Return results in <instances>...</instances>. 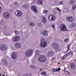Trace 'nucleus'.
<instances>
[{
	"mask_svg": "<svg viewBox=\"0 0 76 76\" xmlns=\"http://www.w3.org/2000/svg\"><path fill=\"white\" fill-rule=\"evenodd\" d=\"M3 15L4 18H5V19H7V18H9L10 14L8 12H6L3 14Z\"/></svg>",
	"mask_w": 76,
	"mask_h": 76,
	"instance_id": "15",
	"label": "nucleus"
},
{
	"mask_svg": "<svg viewBox=\"0 0 76 76\" xmlns=\"http://www.w3.org/2000/svg\"><path fill=\"white\" fill-rule=\"evenodd\" d=\"M2 76H5V75H2Z\"/></svg>",
	"mask_w": 76,
	"mask_h": 76,
	"instance_id": "49",
	"label": "nucleus"
},
{
	"mask_svg": "<svg viewBox=\"0 0 76 76\" xmlns=\"http://www.w3.org/2000/svg\"><path fill=\"white\" fill-rule=\"evenodd\" d=\"M7 49V45H4L2 44L0 45V50L1 51H4V50H6Z\"/></svg>",
	"mask_w": 76,
	"mask_h": 76,
	"instance_id": "6",
	"label": "nucleus"
},
{
	"mask_svg": "<svg viewBox=\"0 0 76 76\" xmlns=\"http://www.w3.org/2000/svg\"><path fill=\"white\" fill-rule=\"evenodd\" d=\"M3 62L4 63V64L6 65L7 64V62L6 60H4Z\"/></svg>",
	"mask_w": 76,
	"mask_h": 76,
	"instance_id": "29",
	"label": "nucleus"
},
{
	"mask_svg": "<svg viewBox=\"0 0 76 76\" xmlns=\"http://www.w3.org/2000/svg\"><path fill=\"white\" fill-rule=\"evenodd\" d=\"M58 64H60V63H58Z\"/></svg>",
	"mask_w": 76,
	"mask_h": 76,
	"instance_id": "52",
	"label": "nucleus"
},
{
	"mask_svg": "<svg viewBox=\"0 0 76 76\" xmlns=\"http://www.w3.org/2000/svg\"><path fill=\"white\" fill-rule=\"evenodd\" d=\"M31 67L32 69H34L35 68V66H31Z\"/></svg>",
	"mask_w": 76,
	"mask_h": 76,
	"instance_id": "39",
	"label": "nucleus"
},
{
	"mask_svg": "<svg viewBox=\"0 0 76 76\" xmlns=\"http://www.w3.org/2000/svg\"><path fill=\"white\" fill-rule=\"evenodd\" d=\"M38 60L40 62H44L47 60V58L44 56H41L38 57Z\"/></svg>",
	"mask_w": 76,
	"mask_h": 76,
	"instance_id": "4",
	"label": "nucleus"
},
{
	"mask_svg": "<svg viewBox=\"0 0 76 76\" xmlns=\"http://www.w3.org/2000/svg\"><path fill=\"white\" fill-rule=\"evenodd\" d=\"M63 4V2H62V1H61L58 2V4H59V5H60V4Z\"/></svg>",
	"mask_w": 76,
	"mask_h": 76,
	"instance_id": "35",
	"label": "nucleus"
},
{
	"mask_svg": "<svg viewBox=\"0 0 76 76\" xmlns=\"http://www.w3.org/2000/svg\"><path fill=\"white\" fill-rule=\"evenodd\" d=\"M69 39L68 38L65 39L64 40V42H69Z\"/></svg>",
	"mask_w": 76,
	"mask_h": 76,
	"instance_id": "28",
	"label": "nucleus"
},
{
	"mask_svg": "<svg viewBox=\"0 0 76 76\" xmlns=\"http://www.w3.org/2000/svg\"><path fill=\"white\" fill-rule=\"evenodd\" d=\"M3 69H5L4 68H3Z\"/></svg>",
	"mask_w": 76,
	"mask_h": 76,
	"instance_id": "54",
	"label": "nucleus"
},
{
	"mask_svg": "<svg viewBox=\"0 0 76 76\" xmlns=\"http://www.w3.org/2000/svg\"><path fill=\"white\" fill-rule=\"evenodd\" d=\"M20 39V37L17 36L14 37L12 39V40L14 42H18Z\"/></svg>",
	"mask_w": 76,
	"mask_h": 76,
	"instance_id": "10",
	"label": "nucleus"
},
{
	"mask_svg": "<svg viewBox=\"0 0 76 76\" xmlns=\"http://www.w3.org/2000/svg\"><path fill=\"white\" fill-rule=\"evenodd\" d=\"M15 33L16 35H17V34H18L19 33V32L18 31H15Z\"/></svg>",
	"mask_w": 76,
	"mask_h": 76,
	"instance_id": "31",
	"label": "nucleus"
},
{
	"mask_svg": "<svg viewBox=\"0 0 76 76\" xmlns=\"http://www.w3.org/2000/svg\"><path fill=\"white\" fill-rule=\"evenodd\" d=\"M48 19L50 21H54L56 19V16L55 15H49Z\"/></svg>",
	"mask_w": 76,
	"mask_h": 76,
	"instance_id": "8",
	"label": "nucleus"
},
{
	"mask_svg": "<svg viewBox=\"0 0 76 76\" xmlns=\"http://www.w3.org/2000/svg\"><path fill=\"white\" fill-rule=\"evenodd\" d=\"M67 73H68V75H70V73H69V72L67 71Z\"/></svg>",
	"mask_w": 76,
	"mask_h": 76,
	"instance_id": "45",
	"label": "nucleus"
},
{
	"mask_svg": "<svg viewBox=\"0 0 76 76\" xmlns=\"http://www.w3.org/2000/svg\"><path fill=\"white\" fill-rule=\"evenodd\" d=\"M39 50H36L35 51V53L36 54H38V53H39Z\"/></svg>",
	"mask_w": 76,
	"mask_h": 76,
	"instance_id": "33",
	"label": "nucleus"
},
{
	"mask_svg": "<svg viewBox=\"0 0 76 76\" xmlns=\"http://www.w3.org/2000/svg\"><path fill=\"white\" fill-rule=\"evenodd\" d=\"M37 26L38 27H39V28L41 27L42 26V23H39L38 24Z\"/></svg>",
	"mask_w": 76,
	"mask_h": 76,
	"instance_id": "25",
	"label": "nucleus"
},
{
	"mask_svg": "<svg viewBox=\"0 0 76 76\" xmlns=\"http://www.w3.org/2000/svg\"><path fill=\"white\" fill-rule=\"evenodd\" d=\"M15 15L18 16V17H19V16H21L22 15V12L19 10L16 11L15 12Z\"/></svg>",
	"mask_w": 76,
	"mask_h": 76,
	"instance_id": "13",
	"label": "nucleus"
},
{
	"mask_svg": "<svg viewBox=\"0 0 76 76\" xmlns=\"http://www.w3.org/2000/svg\"><path fill=\"white\" fill-rule=\"evenodd\" d=\"M68 55H69V56H70V54H68Z\"/></svg>",
	"mask_w": 76,
	"mask_h": 76,
	"instance_id": "53",
	"label": "nucleus"
},
{
	"mask_svg": "<svg viewBox=\"0 0 76 76\" xmlns=\"http://www.w3.org/2000/svg\"><path fill=\"white\" fill-rule=\"evenodd\" d=\"M42 75H47V73L45 72H43L42 73Z\"/></svg>",
	"mask_w": 76,
	"mask_h": 76,
	"instance_id": "32",
	"label": "nucleus"
},
{
	"mask_svg": "<svg viewBox=\"0 0 76 76\" xmlns=\"http://www.w3.org/2000/svg\"><path fill=\"white\" fill-rule=\"evenodd\" d=\"M2 10V9L1 8V7H0V14L1 13V10Z\"/></svg>",
	"mask_w": 76,
	"mask_h": 76,
	"instance_id": "41",
	"label": "nucleus"
},
{
	"mask_svg": "<svg viewBox=\"0 0 76 76\" xmlns=\"http://www.w3.org/2000/svg\"><path fill=\"white\" fill-rule=\"evenodd\" d=\"M1 76V74L0 73V76Z\"/></svg>",
	"mask_w": 76,
	"mask_h": 76,
	"instance_id": "51",
	"label": "nucleus"
},
{
	"mask_svg": "<svg viewBox=\"0 0 76 76\" xmlns=\"http://www.w3.org/2000/svg\"><path fill=\"white\" fill-rule=\"evenodd\" d=\"M52 27L53 28H55V26H54V25H52Z\"/></svg>",
	"mask_w": 76,
	"mask_h": 76,
	"instance_id": "42",
	"label": "nucleus"
},
{
	"mask_svg": "<svg viewBox=\"0 0 76 76\" xmlns=\"http://www.w3.org/2000/svg\"><path fill=\"white\" fill-rule=\"evenodd\" d=\"M57 70L56 69H53L52 70V72H57Z\"/></svg>",
	"mask_w": 76,
	"mask_h": 76,
	"instance_id": "30",
	"label": "nucleus"
},
{
	"mask_svg": "<svg viewBox=\"0 0 76 76\" xmlns=\"http://www.w3.org/2000/svg\"><path fill=\"white\" fill-rule=\"evenodd\" d=\"M37 4L39 5H42L43 4V1L42 0H39L37 1Z\"/></svg>",
	"mask_w": 76,
	"mask_h": 76,
	"instance_id": "21",
	"label": "nucleus"
},
{
	"mask_svg": "<svg viewBox=\"0 0 76 76\" xmlns=\"http://www.w3.org/2000/svg\"><path fill=\"white\" fill-rule=\"evenodd\" d=\"M71 45L70 44H69L67 45V50L69 51V48H70V46Z\"/></svg>",
	"mask_w": 76,
	"mask_h": 76,
	"instance_id": "23",
	"label": "nucleus"
},
{
	"mask_svg": "<svg viewBox=\"0 0 76 76\" xmlns=\"http://www.w3.org/2000/svg\"><path fill=\"white\" fill-rule=\"evenodd\" d=\"M23 76H30V75H29V74H26L23 75Z\"/></svg>",
	"mask_w": 76,
	"mask_h": 76,
	"instance_id": "34",
	"label": "nucleus"
},
{
	"mask_svg": "<svg viewBox=\"0 0 76 76\" xmlns=\"http://www.w3.org/2000/svg\"><path fill=\"white\" fill-rule=\"evenodd\" d=\"M76 5H73L72 7V10H75V9H76Z\"/></svg>",
	"mask_w": 76,
	"mask_h": 76,
	"instance_id": "27",
	"label": "nucleus"
},
{
	"mask_svg": "<svg viewBox=\"0 0 76 76\" xmlns=\"http://www.w3.org/2000/svg\"><path fill=\"white\" fill-rule=\"evenodd\" d=\"M45 50H43V52H45Z\"/></svg>",
	"mask_w": 76,
	"mask_h": 76,
	"instance_id": "48",
	"label": "nucleus"
},
{
	"mask_svg": "<svg viewBox=\"0 0 76 76\" xmlns=\"http://www.w3.org/2000/svg\"><path fill=\"white\" fill-rule=\"evenodd\" d=\"M42 22H43L44 23H47V20L46 18L45 17H42Z\"/></svg>",
	"mask_w": 76,
	"mask_h": 76,
	"instance_id": "20",
	"label": "nucleus"
},
{
	"mask_svg": "<svg viewBox=\"0 0 76 76\" xmlns=\"http://www.w3.org/2000/svg\"><path fill=\"white\" fill-rule=\"evenodd\" d=\"M73 54V53H72V52H70L69 53H67V54L66 55V57H67V56H69V55H68V54H69V55H70L71 54Z\"/></svg>",
	"mask_w": 76,
	"mask_h": 76,
	"instance_id": "24",
	"label": "nucleus"
},
{
	"mask_svg": "<svg viewBox=\"0 0 76 76\" xmlns=\"http://www.w3.org/2000/svg\"><path fill=\"white\" fill-rule=\"evenodd\" d=\"M48 12V11L47 10H44L43 13V14H47Z\"/></svg>",
	"mask_w": 76,
	"mask_h": 76,
	"instance_id": "26",
	"label": "nucleus"
},
{
	"mask_svg": "<svg viewBox=\"0 0 76 76\" xmlns=\"http://www.w3.org/2000/svg\"><path fill=\"white\" fill-rule=\"evenodd\" d=\"M4 35H6V36H7V35H9V34L8 33H5Z\"/></svg>",
	"mask_w": 76,
	"mask_h": 76,
	"instance_id": "37",
	"label": "nucleus"
},
{
	"mask_svg": "<svg viewBox=\"0 0 76 76\" xmlns=\"http://www.w3.org/2000/svg\"><path fill=\"white\" fill-rule=\"evenodd\" d=\"M31 9L35 13H38V10H37V7L34 6H32L31 7Z\"/></svg>",
	"mask_w": 76,
	"mask_h": 76,
	"instance_id": "12",
	"label": "nucleus"
},
{
	"mask_svg": "<svg viewBox=\"0 0 76 76\" xmlns=\"http://www.w3.org/2000/svg\"><path fill=\"white\" fill-rule=\"evenodd\" d=\"M53 13H54V15H56L57 14V12L55 10L53 11Z\"/></svg>",
	"mask_w": 76,
	"mask_h": 76,
	"instance_id": "38",
	"label": "nucleus"
},
{
	"mask_svg": "<svg viewBox=\"0 0 76 76\" xmlns=\"http://www.w3.org/2000/svg\"><path fill=\"white\" fill-rule=\"evenodd\" d=\"M23 7L24 8H25V7H25V6L24 5L23 6Z\"/></svg>",
	"mask_w": 76,
	"mask_h": 76,
	"instance_id": "46",
	"label": "nucleus"
},
{
	"mask_svg": "<svg viewBox=\"0 0 76 76\" xmlns=\"http://www.w3.org/2000/svg\"><path fill=\"white\" fill-rule=\"evenodd\" d=\"M42 69L40 68V71H39V72H41V71H42Z\"/></svg>",
	"mask_w": 76,
	"mask_h": 76,
	"instance_id": "44",
	"label": "nucleus"
},
{
	"mask_svg": "<svg viewBox=\"0 0 76 76\" xmlns=\"http://www.w3.org/2000/svg\"><path fill=\"white\" fill-rule=\"evenodd\" d=\"M18 57V54L16 52L13 53L11 55V58L12 59H16Z\"/></svg>",
	"mask_w": 76,
	"mask_h": 76,
	"instance_id": "9",
	"label": "nucleus"
},
{
	"mask_svg": "<svg viewBox=\"0 0 76 76\" xmlns=\"http://www.w3.org/2000/svg\"><path fill=\"white\" fill-rule=\"evenodd\" d=\"M14 4H15V5H18V2H15L14 3Z\"/></svg>",
	"mask_w": 76,
	"mask_h": 76,
	"instance_id": "40",
	"label": "nucleus"
},
{
	"mask_svg": "<svg viewBox=\"0 0 76 76\" xmlns=\"http://www.w3.org/2000/svg\"><path fill=\"white\" fill-rule=\"evenodd\" d=\"M34 53V50L32 49H28L25 53V56L26 57H29L32 56Z\"/></svg>",
	"mask_w": 76,
	"mask_h": 76,
	"instance_id": "1",
	"label": "nucleus"
},
{
	"mask_svg": "<svg viewBox=\"0 0 76 76\" xmlns=\"http://www.w3.org/2000/svg\"><path fill=\"white\" fill-rule=\"evenodd\" d=\"M70 68L72 70H74L75 69V65L74 64H70Z\"/></svg>",
	"mask_w": 76,
	"mask_h": 76,
	"instance_id": "19",
	"label": "nucleus"
},
{
	"mask_svg": "<svg viewBox=\"0 0 76 76\" xmlns=\"http://www.w3.org/2000/svg\"><path fill=\"white\" fill-rule=\"evenodd\" d=\"M42 34L43 36L47 37L48 35V31L44 30L42 32Z\"/></svg>",
	"mask_w": 76,
	"mask_h": 76,
	"instance_id": "11",
	"label": "nucleus"
},
{
	"mask_svg": "<svg viewBox=\"0 0 76 76\" xmlns=\"http://www.w3.org/2000/svg\"><path fill=\"white\" fill-rule=\"evenodd\" d=\"M66 20L67 22H74V20H75V18H74V17H73L68 16L66 17Z\"/></svg>",
	"mask_w": 76,
	"mask_h": 76,
	"instance_id": "5",
	"label": "nucleus"
},
{
	"mask_svg": "<svg viewBox=\"0 0 76 76\" xmlns=\"http://www.w3.org/2000/svg\"><path fill=\"white\" fill-rule=\"evenodd\" d=\"M64 57L63 56L62 57V59L64 60Z\"/></svg>",
	"mask_w": 76,
	"mask_h": 76,
	"instance_id": "43",
	"label": "nucleus"
},
{
	"mask_svg": "<svg viewBox=\"0 0 76 76\" xmlns=\"http://www.w3.org/2000/svg\"><path fill=\"white\" fill-rule=\"evenodd\" d=\"M53 47L56 51H60V46L57 43L55 42L53 43L52 44Z\"/></svg>",
	"mask_w": 76,
	"mask_h": 76,
	"instance_id": "2",
	"label": "nucleus"
},
{
	"mask_svg": "<svg viewBox=\"0 0 76 76\" xmlns=\"http://www.w3.org/2000/svg\"><path fill=\"white\" fill-rule=\"evenodd\" d=\"M54 58L53 57V59H52V60H54Z\"/></svg>",
	"mask_w": 76,
	"mask_h": 76,
	"instance_id": "50",
	"label": "nucleus"
},
{
	"mask_svg": "<svg viewBox=\"0 0 76 76\" xmlns=\"http://www.w3.org/2000/svg\"><path fill=\"white\" fill-rule=\"evenodd\" d=\"M58 70H60V68H58Z\"/></svg>",
	"mask_w": 76,
	"mask_h": 76,
	"instance_id": "47",
	"label": "nucleus"
},
{
	"mask_svg": "<svg viewBox=\"0 0 76 76\" xmlns=\"http://www.w3.org/2000/svg\"><path fill=\"white\" fill-rule=\"evenodd\" d=\"M76 24L75 23H72L70 25V27L71 28H74L76 26Z\"/></svg>",
	"mask_w": 76,
	"mask_h": 76,
	"instance_id": "18",
	"label": "nucleus"
},
{
	"mask_svg": "<svg viewBox=\"0 0 76 76\" xmlns=\"http://www.w3.org/2000/svg\"><path fill=\"white\" fill-rule=\"evenodd\" d=\"M41 43L40 44V45L42 48H45L47 46V42L45 41V40L44 39H42L41 40Z\"/></svg>",
	"mask_w": 76,
	"mask_h": 76,
	"instance_id": "3",
	"label": "nucleus"
},
{
	"mask_svg": "<svg viewBox=\"0 0 76 76\" xmlns=\"http://www.w3.org/2000/svg\"><path fill=\"white\" fill-rule=\"evenodd\" d=\"M60 29L62 31H66L67 30L64 24H62L60 26Z\"/></svg>",
	"mask_w": 76,
	"mask_h": 76,
	"instance_id": "7",
	"label": "nucleus"
},
{
	"mask_svg": "<svg viewBox=\"0 0 76 76\" xmlns=\"http://www.w3.org/2000/svg\"><path fill=\"white\" fill-rule=\"evenodd\" d=\"M15 47L16 48H20L22 47V45L19 42H17L15 44Z\"/></svg>",
	"mask_w": 76,
	"mask_h": 76,
	"instance_id": "14",
	"label": "nucleus"
},
{
	"mask_svg": "<svg viewBox=\"0 0 76 76\" xmlns=\"http://www.w3.org/2000/svg\"><path fill=\"white\" fill-rule=\"evenodd\" d=\"M54 55V52L53 51H50L48 52L47 54V56L48 57H51Z\"/></svg>",
	"mask_w": 76,
	"mask_h": 76,
	"instance_id": "16",
	"label": "nucleus"
},
{
	"mask_svg": "<svg viewBox=\"0 0 76 76\" xmlns=\"http://www.w3.org/2000/svg\"><path fill=\"white\" fill-rule=\"evenodd\" d=\"M57 9L58 10V11H59V12H61V10H60V9H59V8L58 7L57 8Z\"/></svg>",
	"mask_w": 76,
	"mask_h": 76,
	"instance_id": "36",
	"label": "nucleus"
},
{
	"mask_svg": "<svg viewBox=\"0 0 76 76\" xmlns=\"http://www.w3.org/2000/svg\"><path fill=\"white\" fill-rule=\"evenodd\" d=\"M29 25L30 27H34L35 25V24L34 22H31L29 23Z\"/></svg>",
	"mask_w": 76,
	"mask_h": 76,
	"instance_id": "17",
	"label": "nucleus"
},
{
	"mask_svg": "<svg viewBox=\"0 0 76 76\" xmlns=\"http://www.w3.org/2000/svg\"><path fill=\"white\" fill-rule=\"evenodd\" d=\"M75 3V1L73 0H71L69 2L70 4H73Z\"/></svg>",
	"mask_w": 76,
	"mask_h": 76,
	"instance_id": "22",
	"label": "nucleus"
}]
</instances>
